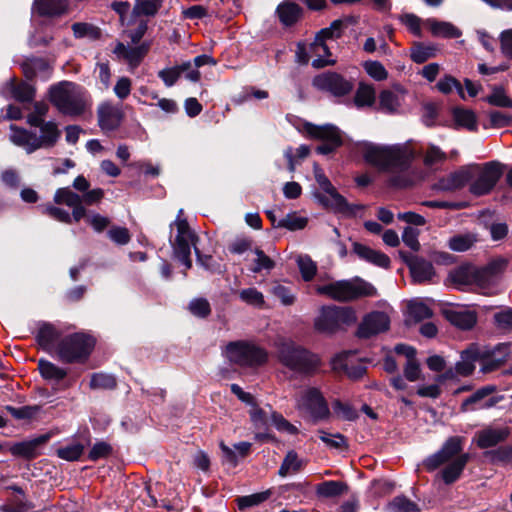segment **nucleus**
Returning <instances> with one entry per match:
<instances>
[{
    "label": "nucleus",
    "mask_w": 512,
    "mask_h": 512,
    "mask_svg": "<svg viewBox=\"0 0 512 512\" xmlns=\"http://www.w3.org/2000/svg\"><path fill=\"white\" fill-rule=\"evenodd\" d=\"M348 490L347 483L335 480L323 481L316 486V493L322 498H335L347 493Z\"/></svg>",
    "instance_id": "obj_37"
},
{
    "label": "nucleus",
    "mask_w": 512,
    "mask_h": 512,
    "mask_svg": "<svg viewBox=\"0 0 512 512\" xmlns=\"http://www.w3.org/2000/svg\"><path fill=\"white\" fill-rule=\"evenodd\" d=\"M470 460L468 453H460L441 472L442 480L446 485L455 483L463 473Z\"/></svg>",
    "instance_id": "obj_32"
},
{
    "label": "nucleus",
    "mask_w": 512,
    "mask_h": 512,
    "mask_svg": "<svg viewBox=\"0 0 512 512\" xmlns=\"http://www.w3.org/2000/svg\"><path fill=\"white\" fill-rule=\"evenodd\" d=\"M318 292L342 303L377 295L376 288L358 276L350 280H339L320 286Z\"/></svg>",
    "instance_id": "obj_3"
},
{
    "label": "nucleus",
    "mask_w": 512,
    "mask_h": 512,
    "mask_svg": "<svg viewBox=\"0 0 512 512\" xmlns=\"http://www.w3.org/2000/svg\"><path fill=\"white\" fill-rule=\"evenodd\" d=\"M430 31L433 36L447 39L459 38L462 32L459 28L449 22L432 20L430 22Z\"/></svg>",
    "instance_id": "obj_38"
},
{
    "label": "nucleus",
    "mask_w": 512,
    "mask_h": 512,
    "mask_svg": "<svg viewBox=\"0 0 512 512\" xmlns=\"http://www.w3.org/2000/svg\"><path fill=\"white\" fill-rule=\"evenodd\" d=\"M476 361L481 362L479 345L472 343L467 349L462 351L461 360L455 364V373L463 377L472 375L475 370Z\"/></svg>",
    "instance_id": "obj_27"
},
{
    "label": "nucleus",
    "mask_w": 512,
    "mask_h": 512,
    "mask_svg": "<svg viewBox=\"0 0 512 512\" xmlns=\"http://www.w3.org/2000/svg\"><path fill=\"white\" fill-rule=\"evenodd\" d=\"M484 100L492 106L512 108V98L506 95V91L503 86H493L492 93Z\"/></svg>",
    "instance_id": "obj_45"
},
{
    "label": "nucleus",
    "mask_w": 512,
    "mask_h": 512,
    "mask_svg": "<svg viewBox=\"0 0 512 512\" xmlns=\"http://www.w3.org/2000/svg\"><path fill=\"white\" fill-rule=\"evenodd\" d=\"M271 496V491L266 490L250 495L240 496L236 499L239 510H245L247 508L258 506L265 502Z\"/></svg>",
    "instance_id": "obj_47"
},
{
    "label": "nucleus",
    "mask_w": 512,
    "mask_h": 512,
    "mask_svg": "<svg viewBox=\"0 0 512 512\" xmlns=\"http://www.w3.org/2000/svg\"><path fill=\"white\" fill-rule=\"evenodd\" d=\"M38 370L41 377L49 382H53L56 385H61L62 389H67L72 386L71 381L66 380L67 370L57 366L46 359H39Z\"/></svg>",
    "instance_id": "obj_24"
},
{
    "label": "nucleus",
    "mask_w": 512,
    "mask_h": 512,
    "mask_svg": "<svg viewBox=\"0 0 512 512\" xmlns=\"http://www.w3.org/2000/svg\"><path fill=\"white\" fill-rule=\"evenodd\" d=\"M408 313L415 322H420L433 316L432 309L423 302L411 301L408 304Z\"/></svg>",
    "instance_id": "obj_57"
},
{
    "label": "nucleus",
    "mask_w": 512,
    "mask_h": 512,
    "mask_svg": "<svg viewBox=\"0 0 512 512\" xmlns=\"http://www.w3.org/2000/svg\"><path fill=\"white\" fill-rule=\"evenodd\" d=\"M509 434L508 428H485L477 433V447L480 449L495 447L499 443L504 442Z\"/></svg>",
    "instance_id": "obj_31"
},
{
    "label": "nucleus",
    "mask_w": 512,
    "mask_h": 512,
    "mask_svg": "<svg viewBox=\"0 0 512 512\" xmlns=\"http://www.w3.org/2000/svg\"><path fill=\"white\" fill-rule=\"evenodd\" d=\"M357 321L352 307L324 306L320 316L315 320V329L319 332L335 333L342 325L350 326Z\"/></svg>",
    "instance_id": "obj_8"
},
{
    "label": "nucleus",
    "mask_w": 512,
    "mask_h": 512,
    "mask_svg": "<svg viewBox=\"0 0 512 512\" xmlns=\"http://www.w3.org/2000/svg\"><path fill=\"white\" fill-rule=\"evenodd\" d=\"M32 10L42 18H60L71 11L69 0H34Z\"/></svg>",
    "instance_id": "obj_22"
},
{
    "label": "nucleus",
    "mask_w": 512,
    "mask_h": 512,
    "mask_svg": "<svg viewBox=\"0 0 512 512\" xmlns=\"http://www.w3.org/2000/svg\"><path fill=\"white\" fill-rule=\"evenodd\" d=\"M151 47V43L148 41H144L138 46L131 47L128 50L127 62L131 66H138L145 56L148 54Z\"/></svg>",
    "instance_id": "obj_58"
},
{
    "label": "nucleus",
    "mask_w": 512,
    "mask_h": 512,
    "mask_svg": "<svg viewBox=\"0 0 512 512\" xmlns=\"http://www.w3.org/2000/svg\"><path fill=\"white\" fill-rule=\"evenodd\" d=\"M230 362L241 367H259L268 361L267 351L248 341H233L226 346Z\"/></svg>",
    "instance_id": "obj_6"
},
{
    "label": "nucleus",
    "mask_w": 512,
    "mask_h": 512,
    "mask_svg": "<svg viewBox=\"0 0 512 512\" xmlns=\"http://www.w3.org/2000/svg\"><path fill=\"white\" fill-rule=\"evenodd\" d=\"M484 457L487 458L492 464H505L511 462L508 445L500 446L492 450H487L484 452Z\"/></svg>",
    "instance_id": "obj_63"
},
{
    "label": "nucleus",
    "mask_w": 512,
    "mask_h": 512,
    "mask_svg": "<svg viewBox=\"0 0 512 512\" xmlns=\"http://www.w3.org/2000/svg\"><path fill=\"white\" fill-rule=\"evenodd\" d=\"M4 409L11 414L15 419L18 420H29L32 419L39 411V406L26 405L22 407H14L12 405H6Z\"/></svg>",
    "instance_id": "obj_60"
},
{
    "label": "nucleus",
    "mask_w": 512,
    "mask_h": 512,
    "mask_svg": "<svg viewBox=\"0 0 512 512\" xmlns=\"http://www.w3.org/2000/svg\"><path fill=\"white\" fill-rule=\"evenodd\" d=\"M379 105L388 113L396 111L399 106L398 95L389 89L382 90L379 95Z\"/></svg>",
    "instance_id": "obj_62"
},
{
    "label": "nucleus",
    "mask_w": 512,
    "mask_h": 512,
    "mask_svg": "<svg viewBox=\"0 0 512 512\" xmlns=\"http://www.w3.org/2000/svg\"><path fill=\"white\" fill-rule=\"evenodd\" d=\"M188 311L197 318L206 319L211 315L212 308L206 298L197 297L189 302Z\"/></svg>",
    "instance_id": "obj_50"
},
{
    "label": "nucleus",
    "mask_w": 512,
    "mask_h": 512,
    "mask_svg": "<svg viewBox=\"0 0 512 512\" xmlns=\"http://www.w3.org/2000/svg\"><path fill=\"white\" fill-rule=\"evenodd\" d=\"M36 94V89L26 82L19 84H12V96L21 103H30L33 101Z\"/></svg>",
    "instance_id": "obj_51"
},
{
    "label": "nucleus",
    "mask_w": 512,
    "mask_h": 512,
    "mask_svg": "<svg viewBox=\"0 0 512 512\" xmlns=\"http://www.w3.org/2000/svg\"><path fill=\"white\" fill-rule=\"evenodd\" d=\"M297 263L302 279L306 282L313 280L317 273V266L311 257L308 255L299 256Z\"/></svg>",
    "instance_id": "obj_56"
},
{
    "label": "nucleus",
    "mask_w": 512,
    "mask_h": 512,
    "mask_svg": "<svg viewBox=\"0 0 512 512\" xmlns=\"http://www.w3.org/2000/svg\"><path fill=\"white\" fill-rule=\"evenodd\" d=\"M436 87L441 93L446 95L450 94L453 88H455L459 97L463 100L466 99L462 84L452 75L446 74L438 81Z\"/></svg>",
    "instance_id": "obj_49"
},
{
    "label": "nucleus",
    "mask_w": 512,
    "mask_h": 512,
    "mask_svg": "<svg viewBox=\"0 0 512 512\" xmlns=\"http://www.w3.org/2000/svg\"><path fill=\"white\" fill-rule=\"evenodd\" d=\"M353 252L362 260L369 262L375 266L389 269L391 260L385 253L374 250L359 242L353 243Z\"/></svg>",
    "instance_id": "obj_28"
},
{
    "label": "nucleus",
    "mask_w": 512,
    "mask_h": 512,
    "mask_svg": "<svg viewBox=\"0 0 512 512\" xmlns=\"http://www.w3.org/2000/svg\"><path fill=\"white\" fill-rule=\"evenodd\" d=\"M375 89L372 85L360 82L354 95V103L358 108L372 106L375 102Z\"/></svg>",
    "instance_id": "obj_40"
},
{
    "label": "nucleus",
    "mask_w": 512,
    "mask_h": 512,
    "mask_svg": "<svg viewBox=\"0 0 512 512\" xmlns=\"http://www.w3.org/2000/svg\"><path fill=\"white\" fill-rule=\"evenodd\" d=\"M96 338L84 331L74 332L61 338L56 353L63 363L84 364L95 349Z\"/></svg>",
    "instance_id": "obj_2"
},
{
    "label": "nucleus",
    "mask_w": 512,
    "mask_h": 512,
    "mask_svg": "<svg viewBox=\"0 0 512 512\" xmlns=\"http://www.w3.org/2000/svg\"><path fill=\"white\" fill-rule=\"evenodd\" d=\"M390 329V318L383 311H371L365 314L358 325L355 336L359 339H370Z\"/></svg>",
    "instance_id": "obj_16"
},
{
    "label": "nucleus",
    "mask_w": 512,
    "mask_h": 512,
    "mask_svg": "<svg viewBox=\"0 0 512 512\" xmlns=\"http://www.w3.org/2000/svg\"><path fill=\"white\" fill-rule=\"evenodd\" d=\"M313 86L323 92L330 93L334 97H343L353 90V83L343 75L326 71L316 75L312 81Z\"/></svg>",
    "instance_id": "obj_14"
},
{
    "label": "nucleus",
    "mask_w": 512,
    "mask_h": 512,
    "mask_svg": "<svg viewBox=\"0 0 512 512\" xmlns=\"http://www.w3.org/2000/svg\"><path fill=\"white\" fill-rule=\"evenodd\" d=\"M362 155L366 163L382 170L401 167L405 163L402 150L394 146H379L366 142L362 148Z\"/></svg>",
    "instance_id": "obj_7"
},
{
    "label": "nucleus",
    "mask_w": 512,
    "mask_h": 512,
    "mask_svg": "<svg viewBox=\"0 0 512 512\" xmlns=\"http://www.w3.org/2000/svg\"><path fill=\"white\" fill-rule=\"evenodd\" d=\"M452 116L456 126L466 128L472 132L477 131V116L473 110L456 106L452 109Z\"/></svg>",
    "instance_id": "obj_36"
},
{
    "label": "nucleus",
    "mask_w": 512,
    "mask_h": 512,
    "mask_svg": "<svg viewBox=\"0 0 512 512\" xmlns=\"http://www.w3.org/2000/svg\"><path fill=\"white\" fill-rule=\"evenodd\" d=\"M308 224L306 217L297 216L295 212L288 213L284 218L277 222V228H285L289 231L304 229Z\"/></svg>",
    "instance_id": "obj_52"
},
{
    "label": "nucleus",
    "mask_w": 512,
    "mask_h": 512,
    "mask_svg": "<svg viewBox=\"0 0 512 512\" xmlns=\"http://www.w3.org/2000/svg\"><path fill=\"white\" fill-rule=\"evenodd\" d=\"M507 265L508 261L506 259L496 258L483 267L474 268V284L481 288L489 287L506 270Z\"/></svg>",
    "instance_id": "obj_19"
},
{
    "label": "nucleus",
    "mask_w": 512,
    "mask_h": 512,
    "mask_svg": "<svg viewBox=\"0 0 512 512\" xmlns=\"http://www.w3.org/2000/svg\"><path fill=\"white\" fill-rule=\"evenodd\" d=\"M97 116L98 125L103 131H115L120 127L124 113L121 109L105 102L98 107Z\"/></svg>",
    "instance_id": "obj_23"
},
{
    "label": "nucleus",
    "mask_w": 512,
    "mask_h": 512,
    "mask_svg": "<svg viewBox=\"0 0 512 512\" xmlns=\"http://www.w3.org/2000/svg\"><path fill=\"white\" fill-rule=\"evenodd\" d=\"M442 314L451 325L463 331L471 330L477 323V314L475 311L445 309Z\"/></svg>",
    "instance_id": "obj_29"
},
{
    "label": "nucleus",
    "mask_w": 512,
    "mask_h": 512,
    "mask_svg": "<svg viewBox=\"0 0 512 512\" xmlns=\"http://www.w3.org/2000/svg\"><path fill=\"white\" fill-rule=\"evenodd\" d=\"M89 386L91 389L114 390L117 388V379L115 376L106 373H93Z\"/></svg>",
    "instance_id": "obj_46"
},
{
    "label": "nucleus",
    "mask_w": 512,
    "mask_h": 512,
    "mask_svg": "<svg viewBox=\"0 0 512 512\" xmlns=\"http://www.w3.org/2000/svg\"><path fill=\"white\" fill-rule=\"evenodd\" d=\"M345 27V22L342 19L332 21L329 27L322 28L316 33V42H326L328 39L341 38Z\"/></svg>",
    "instance_id": "obj_39"
},
{
    "label": "nucleus",
    "mask_w": 512,
    "mask_h": 512,
    "mask_svg": "<svg viewBox=\"0 0 512 512\" xmlns=\"http://www.w3.org/2000/svg\"><path fill=\"white\" fill-rule=\"evenodd\" d=\"M75 86L69 81H61L53 84L49 88V101L57 110L67 116H80L86 110V100L84 89L76 93H71L66 87Z\"/></svg>",
    "instance_id": "obj_5"
},
{
    "label": "nucleus",
    "mask_w": 512,
    "mask_h": 512,
    "mask_svg": "<svg viewBox=\"0 0 512 512\" xmlns=\"http://www.w3.org/2000/svg\"><path fill=\"white\" fill-rule=\"evenodd\" d=\"M73 35L77 39L89 38L91 40H99L102 36V31L99 27L86 22H76L72 24Z\"/></svg>",
    "instance_id": "obj_42"
},
{
    "label": "nucleus",
    "mask_w": 512,
    "mask_h": 512,
    "mask_svg": "<svg viewBox=\"0 0 512 512\" xmlns=\"http://www.w3.org/2000/svg\"><path fill=\"white\" fill-rule=\"evenodd\" d=\"M481 356V371L490 373L497 370L508 359L511 353V343H498L491 346H479Z\"/></svg>",
    "instance_id": "obj_17"
},
{
    "label": "nucleus",
    "mask_w": 512,
    "mask_h": 512,
    "mask_svg": "<svg viewBox=\"0 0 512 512\" xmlns=\"http://www.w3.org/2000/svg\"><path fill=\"white\" fill-rule=\"evenodd\" d=\"M38 209L41 210L42 214L48 215L49 217L65 224H71L72 218L69 212L66 210L56 207L50 203L45 205H39Z\"/></svg>",
    "instance_id": "obj_55"
},
{
    "label": "nucleus",
    "mask_w": 512,
    "mask_h": 512,
    "mask_svg": "<svg viewBox=\"0 0 512 512\" xmlns=\"http://www.w3.org/2000/svg\"><path fill=\"white\" fill-rule=\"evenodd\" d=\"M21 68L24 77L28 81H33L37 75H40L42 80L47 81L50 78L53 70L49 62L42 57L27 58L21 64Z\"/></svg>",
    "instance_id": "obj_25"
},
{
    "label": "nucleus",
    "mask_w": 512,
    "mask_h": 512,
    "mask_svg": "<svg viewBox=\"0 0 512 512\" xmlns=\"http://www.w3.org/2000/svg\"><path fill=\"white\" fill-rule=\"evenodd\" d=\"M254 253L257 258L254 260V266L251 268L253 273H260L263 270L271 271L275 267V261L265 254L260 248H255Z\"/></svg>",
    "instance_id": "obj_61"
},
{
    "label": "nucleus",
    "mask_w": 512,
    "mask_h": 512,
    "mask_svg": "<svg viewBox=\"0 0 512 512\" xmlns=\"http://www.w3.org/2000/svg\"><path fill=\"white\" fill-rule=\"evenodd\" d=\"M196 263L212 274H221L222 265L212 255L204 254L198 247H195Z\"/></svg>",
    "instance_id": "obj_44"
},
{
    "label": "nucleus",
    "mask_w": 512,
    "mask_h": 512,
    "mask_svg": "<svg viewBox=\"0 0 512 512\" xmlns=\"http://www.w3.org/2000/svg\"><path fill=\"white\" fill-rule=\"evenodd\" d=\"M171 242L172 247V256L173 259L177 260L179 263H181L185 270L183 271L184 277L187 276L186 270H189L192 268V259H191V248L190 243L188 242V239L186 237H180L176 236L174 241Z\"/></svg>",
    "instance_id": "obj_33"
},
{
    "label": "nucleus",
    "mask_w": 512,
    "mask_h": 512,
    "mask_svg": "<svg viewBox=\"0 0 512 512\" xmlns=\"http://www.w3.org/2000/svg\"><path fill=\"white\" fill-rule=\"evenodd\" d=\"M113 447L106 441H97L88 453V460L96 462L100 459H105L111 456Z\"/></svg>",
    "instance_id": "obj_59"
},
{
    "label": "nucleus",
    "mask_w": 512,
    "mask_h": 512,
    "mask_svg": "<svg viewBox=\"0 0 512 512\" xmlns=\"http://www.w3.org/2000/svg\"><path fill=\"white\" fill-rule=\"evenodd\" d=\"M279 361L289 370L304 376L313 375L321 365L317 354L293 342L280 347Z\"/></svg>",
    "instance_id": "obj_4"
},
{
    "label": "nucleus",
    "mask_w": 512,
    "mask_h": 512,
    "mask_svg": "<svg viewBox=\"0 0 512 512\" xmlns=\"http://www.w3.org/2000/svg\"><path fill=\"white\" fill-rule=\"evenodd\" d=\"M303 129L311 139L343 145L341 130L333 124L316 125L311 122H305Z\"/></svg>",
    "instance_id": "obj_20"
},
{
    "label": "nucleus",
    "mask_w": 512,
    "mask_h": 512,
    "mask_svg": "<svg viewBox=\"0 0 512 512\" xmlns=\"http://www.w3.org/2000/svg\"><path fill=\"white\" fill-rule=\"evenodd\" d=\"M332 368L334 370H341L352 380L361 379L367 372V367L361 364L349 365L346 362L345 353L337 354L332 359Z\"/></svg>",
    "instance_id": "obj_35"
},
{
    "label": "nucleus",
    "mask_w": 512,
    "mask_h": 512,
    "mask_svg": "<svg viewBox=\"0 0 512 512\" xmlns=\"http://www.w3.org/2000/svg\"><path fill=\"white\" fill-rule=\"evenodd\" d=\"M315 197L323 207L330 208L335 213L342 214L347 218L356 217L358 211H363L366 208L363 204H350L344 196L342 200H335L334 203H331V200L321 193H316Z\"/></svg>",
    "instance_id": "obj_26"
},
{
    "label": "nucleus",
    "mask_w": 512,
    "mask_h": 512,
    "mask_svg": "<svg viewBox=\"0 0 512 512\" xmlns=\"http://www.w3.org/2000/svg\"><path fill=\"white\" fill-rule=\"evenodd\" d=\"M163 0H135L133 13L137 16L153 17L162 7Z\"/></svg>",
    "instance_id": "obj_43"
},
{
    "label": "nucleus",
    "mask_w": 512,
    "mask_h": 512,
    "mask_svg": "<svg viewBox=\"0 0 512 512\" xmlns=\"http://www.w3.org/2000/svg\"><path fill=\"white\" fill-rule=\"evenodd\" d=\"M497 391L496 385H485L478 388L460 405V412L467 413L476 410H488L495 407L504 399L503 395H493Z\"/></svg>",
    "instance_id": "obj_12"
},
{
    "label": "nucleus",
    "mask_w": 512,
    "mask_h": 512,
    "mask_svg": "<svg viewBox=\"0 0 512 512\" xmlns=\"http://www.w3.org/2000/svg\"><path fill=\"white\" fill-rule=\"evenodd\" d=\"M304 14V8L294 0H283L275 10V15L284 28L294 27L304 18Z\"/></svg>",
    "instance_id": "obj_21"
},
{
    "label": "nucleus",
    "mask_w": 512,
    "mask_h": 512,
    "mask_svg": "<svg viewBox=\"0 0 512 512\" xmlns=\"http://www.w3.org/2000/svg\"><path fill=\"white\" fill-rule=\"evenodd\" d=\"M463 450V438L460 436L449 437L442 445L440 450L428 456L423 461V466L428 472H433L441 465L452 460Z\"/></svg>",
    "instance_id": "obj_15"
},
{
    "label": "nucleus",
    "mask_w": 512,
    "mask_h": 512,
    "mask_svg": "<svg viewBox=\"0 0 512 512\" xmlns=\"http://www.w3.org/2000/svg\"><path fill=\"white\" fill-rule=\"evenodd\" d=\"M389 506L396 512H420L418 505L404 495L396 496Z\"/></svg>",
    "instance_id": "obj_64"
},
{
    "label": "nucleus",
    "mask_w": 512,
    "mask_h": 512,
    "mask_svg": "<svg viewBox=\"0 0 512 512\" xmlns=\"http://www.w3.org/2000/svg\"><path fill=\"white\" fill-rule=\"evenodd\" d=\"M480 168V165L477 163L463 165L456 171L439 178L431 188L438 192L458 191L464 188L474 178L475 173L479 171Z\"/></svg>",
    "instance_id": "obj_10"
},
{
    "label": "nucleus",
    "mask_w": 512,
    "mask_h": 512,
    "mask_svg": "<svg viewBox=\"0 0 512 512\" xmlns=\"http://www.w3.org/2000/svg\"><path fill=\"white\" fill-rule=\"evenodd\" d=\"M61 332L50 322H41L36 334L37 344L45 351L50 352L61 340Z\"/></svg>",
    "instance_id": "obj_30"
},
{
    "label": "nucleus",
    "mask_w": 512,
    "mask_h": 512,
    "mask_svg": "<svg viewBox=\"0 0 512 512\" xmlns=\"http://www.w3.org/2000/svg\"><path fill=\"white\" fill-rule=\"evenodd\" d=\"M503 175V165L498 161H489L483 164L481 172L476 180L469 186V192L476 196H484L491 193Z\"/></svg>",
    "instance_id": "obj_11"
},
{
    "label": "nucleus",
    "mask_w": 512,
    "mask_h": 512,
    "mask_svg": "<svg viewBox=\"0 0 512 512\" xmlns=\"http://www.w3.org/2000/svg\"><path fill=\"white\" fill-rule=\"evenodd\" d=\"M445 284H451L459 290L461 286L474 284V268L464 264L452 269L448 274Z\"/></svg>",
    "instance_id": "obj_34"
},
{
    "label": "nucleus",
    "mask_w": 512,
    "mask_h": 512,
    "mask_svg": "<svg viewBox=\"0 0 512 512\" xmlns=\"http://www.w3.org/2000/svg\"><path fill=\"white\" fill-rule=\"evenodd\" d=\"M398 254L409 268L414 284L424 285L434 283L433 279L436 276V271L430 261L404 250H399Z\"/></svg>",
    "instance_id": "obj_13"
},
{
    "label": "nucleus",
    "mask_w": 512,
    "mask_h": 512,
    "mask_svg": "<svg viewBox=\"0 0 512 512\" xmlns=\"http://www.w3.org/2000/svg\"><path fill=\"white\" fill-rule=\"evenodd\" d=\"M52 437L51 432L38 435L32 439L16 442L9 448L10 453L18 458L32 461L42 454V448Z\"/></svg>",
    "instance_id": "obj_18"
},
{
    "label": "nucleus",
    "mask_w": 512,
    "mask_h": 512,
    "mask_svg": "<svg viewBox=\"0 0 512 512\" xmlns=\"http://www.w3.org/2000/svg\"><path fill=\"white\" fill-rule=\"evenodd\" d=\"M81 199L82 198L79 194L73 192L68 187L58 188L53 198L56 204H65L68 207L78 204Z\"/></svg>",
    "instance_id": "obj_54"
},
{
    "label": "nucleus",
    "mask_w": 512,
    "mask_h": 512,
    "mask_svg": "<svg viewBox=\"0 0 512 512\" xmlns=\"http://www.w3.org/2000/svg\"><path fill=\"white\" fill-rule=\"evenodd\" d=\"M299 409L308 414L312 424L329 420L331 411L328 402L319 388L310 387L301 396Z\"/></svg>",
    "instance_id": "obj_9"
},
{
    "label": "nucleus",
    "mask_w": 512,
    "mask_h": 512,
    "mask_svg": "<svg viewBox=\"0 0 512 512\" xmlns=\"http://www.w3.org/2000/svg\"><path fill=\"white\" fill-rule=\"evenodd\" d=\"M85 450V446L82 443H72L56 449V455L60 459L73 462L81 458Z\"/></svg>",
    "instance_id": "obj_48"
},
{
    "label": "nucleus",
    "mask_w": 512,
    "mask_h": 512,
    "mask_svg": "<svg viewBox=\"0 0 512 512\" xmlns=\"http://www.w3.org/2000/svg\"><path fill=\"white\" fill-rule=\"evenodd\" d=\"M332 408L336 416L345 421H355L359 417L357 410L351 404L342 402L340 399L332 402Z\"/></svg>",
    "instance_id": "obj_53"
},
{
    "label": "nucleus",
    "mask_w": 512,
    "mask_h": 512,
    "mask_svg": "<svg viewBox=\"0 0 512 512\" xmlns=\"http://www.w3.org/2000/svg\"><path fill=\"white\" fill-rule=\"evenodd\" d=\"M436 47L426 45L423 42H415L411 48V60L417 64L425 63L427 60L436 56Z\"/></svg>",
    "instance_id": "obj_41"
},
{
    "label": "nucleus",
    "mask_w": 512,
    "mask_h": 512,
    "mask_svg": "<svg viewBox=\"0 0 512 512\" xmlns=\"http://www.w3.org/2000/svg\"><path fill=\"white\" fill-rule=\"evenodd\" d=\"M30 126L39 128L40 135L38 136L35 131L16 125L10 126L12 130L10 141L14 145L24 148L27 154L34 153L42 148H53L61 137V131L53 120L46 121L32 118Z\"/></svg>",
    "instance_id": "obj_1"
}]
</instances>
